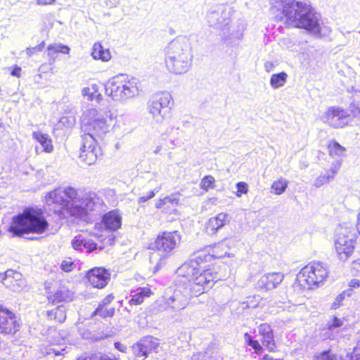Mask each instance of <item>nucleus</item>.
Segmentation results:
<instances>
[{
  "label": "nucleus",
  "instance_id": "20",
  "mask_svg": "<svg viewBox=\"0 0 360 360\" xmlns=\"http://www.w3.org/2000/svg\"><path fill=\"white\" fill-rule=\"evenodd\" d=\"M71 245L72 248L77 251L85 249L87 252H91L97 249V244L89 236L82 234L75 236Z\"/></svg>",
  "mask_w": 360,
  "mask_h": 360
},
{
  "label": "nucleus",
  "instance_id": "60",
  "mask_svg": "<svg viewBox=\"0 0 360 360\" xmlns=\"http://www.w3.org/2000/svg\"><path fill=\"white\" fill-rule=\"evenodd\" d=\"M354 115L356 117H360V108L356 107L354 110Z\"/></svg>",
  "mask_w": 360,
  "mask_h": 360
},
{
  "label": "nucleus",
  "instance_id": "26",
  "mask_svg": "<svg viewBox=\"0 0 360 360\" xmlns=\"http://www.w3.org/2000/svg\"><path fill=\"white\" fill-rule=\"evenodd\" d=\"M91 56L94 59L101 60L104 62L109 61L111 58L110 50L104 49V47L98 42L94 44Z\"/></svg>",
  "mask_w": 360,
  "mask_h": 360
},
{
  "label": "nucleus",
  "instance_id": "57",
  "mask_svg": "<svg viewBox=\"0 0 360 360\" xmlns=\"http://www.w3.org/2000/svg\"><path fill=\"white\" fill-rule=\"evenodd\" d=\"M48 354H54L56 356H58L61 354V351L58 350L56 348H51L49 349V351L47 352Z\"/></svg>",
  "mask_w": 360,
  "mask_h": 360
},
{
  "label": "nucleus",
  "instance_id": "32",
  "mask_svg": "<svg viewBox=\"0 0 360 360\" xmlns=\"http://www.w3.org/2000/svg\"><path fill=\"white\" fill-rule=\"evenodd\" d=\"M288 185V181L286 179L280 178L278 180L274 181L271 184V193L277 195H281L285 191Z\"/></svg>",
  "mask_w": 360,
  "mask_h": 360
},
{
  "label": "nucleus",
  "instance_id": "49",
  "mask_svg": "<svg viewBox=\"0 0 360 360\" xmlns=\"http://www.w3.org/2000/svg\"><path fill=\"white\" fill-rule=\"evenodd\" d=\"M345 292H344L340 293V295H338V297H336L335 302L333 304V307L335 309L338 308L341 304V302L345 299Z\"/></svg>",
  "mask_w": 360,
  "mask_h": 360
},
{
  "label": "nucleus",
  "instance_id": "30",
  "mask_svg": "<svg viewBox=\"0 0 360 360\" xmlns=\"http://www.w3.org/2000/svg\"><path fill=\"white\" fill-rule=\"evenodd\" d=\"M288 75L285 72L273 74L270 79V85L273 89H278L285 85Z\"/></svg>",
  "mask_w": 360,
  "mask_h": 360
},
{
  "label": "nucleus",
  "instance_id": "22",
  "mask_svg": "<svg viewBox=\"0 0 360 360\" xmlns=\"http://www.w3.org/2000/svg\"><path fill=\"white\" fill-rule=\"evenodd\" d=\"M102 222L105 229L116 231L121 226L122 217L117 211L113 210L103 215Z\"/></svg>",
  "mask_w": 360,
  "mask_h": 360
},
{
  "label": "nucleus",
  "instance_id": "5",
  "mask_svg": "<svg viewBox=\"0 0 360 360\" xmlns=\"http://www.w3.org/2000/svg\"><path fill=\"white\" fill-rule=\"evenodd\" d=\"M165 56L166 67L170 72L180 75L188 72L193 58L189 39L179 37L170 41Z\"/></svg>",
  "mask_w": 360,
  "mask_h": 360
},
{
  "label": "nucleus",
  "instance_id": "53",
  "mask_svg": "<svg viewBox=\"0 0 360 360\" xmlns=\"http://www.w3.org/2000/svg\"><path fill=\"white\" fill-rule=\"evenodd\" d=\"M351 288H356L360 286V281L358 279H352L349 283Z\"/></svg>",
  "mask_w": 360,
  "mask_h": 360
},
{
  "label": "nucleus",
  "instance_id": "9",
  "mask_svg": "<svg viewBox=\"0 0 360 360\" xmlns=\"http://www.w3.org/2000/svg\"><path fill=\"white\" fill-rule=\"evenodd\" d=\"M328 270L323 262H311L302 269L297 280L304 288L318 287L328 277Z\"/></svg>",
  "mask_w": 360,
  "mask_h": 360
},
{
  "label": "nucleus",
  "instance_id": "19",
  "mask_svg": "<svg viewBox=\"0 0 360 360\" xmlns=\"http://www.w3.org/2000/svg\"><path fill=\"white\" fill-rule=\"evenodd\" d=\"M284 276L279 272L266 274L261 276L257 283V286L265 291L276 288L283 280Z\"/></svg>",
  "mask_w": 360,
  "mask_h": 360
},
{
  "label": "nucleus",
  "instance_id": "44",
  "mask_svg": "<svg viewBox=\"0 0 360 360\" xmlns=\"http://www.w3.org/2000/svg\"><path fill=\"white\" fill-rule=\"evenodd\" d=\"M341 166V162L339 161H336L333 162L331 165V167L329 170L326 171L329 175L333 176V179H334L335 174L338 172Z\"/></svg>",
  "mask_w": 360,
  "mask_h": 360
},
{
  "label": "nucleus",
  "instance_id": "8",
  "mask_svg": "<svg viewBox=\"0 0 360 360\" xmlns=\"http://www.w3.org/2000/svg\"><path fill=\"white\" fill-rule=\"evenodd\" d=\"M172 108V97L167 92L152 95L146 103V110L155 124H162L170 117Z\"/></svg>",
  "mask_w": 360,
  "mask_h": 360
},
{
  "label": "nucleus",
  "instance_id": "14",
  "mask_svg": "<svg viewBox=\"0 0 360 360\" xmlns=\"http://www.w3.org/2000/svg\"><path fill=\"white\" fill-rule=\"evenodd\" d=\"M321 120L334 128L343 127L349 121V115L345 110L331 107L321 116Z\"/></svg>",
  "mask_w": 360,
  "mask_h": 360
},
{
  "label": "nucleus",
  "instance_id": "56",
  "mask_svg": "<svg viewBox=\"0 0 360 360\" xmlns=\"http://www.w3.org/2000/svg\"><path fill=\"white\" fill-rule=\"evenodd\" d=\"M244 340H245V342H246V344L248 345H250L251 342L253 341L251 335L247 333H245V335H244Z\"/></svg>",
  "mask_w": 360,
  "mask_h": 360
},
{
  "label": "nucleus",
  "instance_id": "28",
  "mask_svg": "<svg viewBox=\"0 0 360 360\" xmlns=\"http://www.w3.org/2000/svg\"><path fill=\"white\" fill-rule=\"evenodd\" d=\"M32 136L40 143L43 151L46 153H51L53 151V146L52 145V140L48 134H43L40 131H34L32 134Z\"/></svg>",
  "mask_w": 360,
  "mask_h": 360
},
{
  "label": "nucleus",
  "instance_id": "42",
  "mask_svg": "<svg viewBox=\"0 0 360 360\" xmlns=\"http://www.w3.org/2000/svg\"><path fill=\"white\" fill-rule=\"evenodd\" d=\"M236 195L240 197L242 194H246L248 192V186L245 182L240 181L236 184Z\"/></svg>",
  "mask_w": 360,
  "mask_h": 360
},
{
  "label": "nucleus",
  "instance_id": "2",
  "mask_svg": "<svg viewBox=\"0 0 360 360\" xmlns=\"http://www.w3.org/2000/svg\"><path fill=\"white\" fill-rule=\"evenodd\" d=\"M281 6L288 26L304 29L316 37L322 36L321 15L310 4L295 0H282Z\"/></svg>",
  "mask_w": 360,
  "mask_h": 360
},
{
  "label": "nucleus",
  "instance_id": "10",
  "mask_svg": "<svg viewBox=\"0 0 360 360\" xmlns=\"http://www.w3.org/2000/svg\"><path fill=\"white\" fill-rule=\"evenodd\" d=\"M355 244V235L346 227L337 230L335 247L341 259L347 258L353 252Z\"/></svg>",
  "mask_w": 360,
  "mask_h": 360
},
{
  "label": "nucleus",
  "instance_id": "6",
  "mask_svg": "<svg viewBox=\"0 0 360 360\" xmlns=\"http://www.w3.org/2000/svg\"><path fill=\"white\" fill-rule=\"evenodd\" d=\"M49 227V223L40 209L26 208L22 214L13 217L9 231L14 236L24 233H42Z\"/></svg>",
  "mask_w": 360,
  "mask_h": 360
},
{
  "label": "nucleus",
  "instance_id": "31",
  "mask_svg": "<svg viewBox=\"0 0 360 360\" xmlns=\"http://www.w3.org/2000/svg\"><path fill=\"white\" fill-rule=\"evenodd\" d=\"M330 156L340 158L344 155L345 148L335 141H330L328 146Z\"/></svg>",
  "mask_w": 360,
  "mask_h": 360
},
{
  "label": "nucleus",
  "instance_id": "51",
  "mask_svg": "<svg viewBox=\"0 0 360 360\" xmlns=\"http://www.w3.org/2000/svg\"><path fill=\"white\" fill-rule=\"evenodd\" d=\"M94 360H117V359H112L105 354H94Z\"/></svg>",
  "mask_w": 360,
  "mask_h": 360
},
{
  "label": "nucleus",
  "instance_id": "64",
  "mask_svg": "<svg viewBox=\"0 0 360 360\" xmlns=\"http://www.w3.org/2000/svg\"><path fill=\"white\" fill-rule=\"evenodd\" d=\"M351 360H360V354H354L351 357Z\"/></svg>",
  "mask_w": 360,
  "mask_h": 360
},
{
  "label": "nucleus",
  "instance_id": "58",
  "mask_svg": "<svg viewBox=\"0 0 360 360\" xmlns=\"http://www.w3.org/2000/svg\"><path fill=\"white\" fill-rule=\"evenodd\" d=\"M20 70V68L16 67L12 70L11 75L13 76L19 77Z\"/></svg>",
  "mask_w": 360,
  "mask_h": 360
},
{
  "label": "nucleus",
  "instance_id": "27",
  "mask_svg": "<svg viewBox=\"0 0 360 360\" xmlns=\"http://www.w3.org/2000/svg\"><path fill=\"white\" fill-rule=\"evenodd\" d=\"M134 293L129 300L131 304L139 305L143 302L146 297H150L151 290L147 287L139 288L136 290L132 291Z\"/></svg>",
  "mask_w": 360,
  "mask_h": 360
},
{
  "label": "nucleus",
  "instance_id": "11",
  "mask_svg": "<svg viewBox=\"0 0 360 360\" xmlns=\"http://www.w3.org/2000/svg\"><path fill=\"white\" fill-rule=\"evenodd\" d=\"M181 238V235L177 231L162 232L152 244V248L169 253L179 246Z\"/></svg>",
  "mask_w": 360,
  "mask_h": 360
},
{
  "label": "nucleus",
  "instance_id": "1",
  "mask_svg": "<svg viewBox=\"0 0 360 360\" xmlns=\"http://www.w3.org/2000/svg\"><path fill=\"white\" fill-rule=\"evenodd\" d=\"M77 191L71 186L59 187L46 193L45 201L48 205H56L59 209L55 212L63 218L73 217L85 220L89 212L99 206V199L94 195L77 198Z\"/></svg>",
  "mask_w": 360,
  "mask_h": 360
},
{
  "label": "nucleus",
  "instance_id": "54",
  "mask_svg": "<svg viewBox=\"0 0 360 360\" xmlns=\"http://www.w3.org/2000/svg\"><path fill=\"white\" fill-rule=\"evenodd\" d=\"M115 347L117 349H118L119 351L122 352H126L127 351V347L120 342H115Z\"/></svg>",
  "mask_w": 360,
  "mask_h": 360
},
{
  "label": "nucleus",
  "instance_id": "47",
  "mask_svg": "<svg viewBox=\"0 0 360 360\" xmlns=\"http://www.w3.org/2000/svg\"><path fill=\"white\" fill-rule=\"evenodd\" d=\"M44 42H41L40 44L32 47V48H27L26 50V53L28 56H32L34 53L41 51L42 49L44 48Z\"/></svg>",
  "mask_w": 360,
  "mask_h": 360
},
{
  "label": "nucleus",
  "instance_id": "24",
  "mask_svg": "<svg viewBox=\"0 0 360 360\" xmlns=\"http://www.w3.org/2000/svg\"><path fill=\"white\" fill-rule=\"evenodd\" d=\"M102 150L101 148H94L81 150L79 158L88 165L94 164L98 158L102 156Z\"/></svg>",
  "mask_w": 360,
  "mask_h": 360
},
{
  "label": "nucleus",
  "instance_id": "52",
  "mask_svg": "<svg viewBox=\"0 0 360 360\" xmlns=\"http://www.w3.org/2000/svg\"><path fill=\"white\" fill-rule=\"evenodd\" d=\"M275 65L271 61H266L264 63V69L266 72H269L274 68Z\"/></svg>",
  "mask_w": 360,
  "mask_h": 360
},
{
  "label": "nucleus",
  "instance_id": "17",
  "mask_svg": "<svg viewBox=\"0 0 360 360\" xmlns=\"http://www.w3.org/2000/svg\"><path fill=\"white\" fill-rule=\"evenodd\" d=\"M86 277L93 287L103 288L108 284L110 274L104 268L96 267L88 272Z\"/></svg>",
  "mask_w": 360,
  "mask_h": 360
},
{
  "label": "nucleus",
  "instance_id": "35",
  "mask_svg": "<svg viewBox=\"0 0 360 360\" xmlns=\"http://www.w3.org/2000/svg\"><path fill=\"white\" fill-rule=\"evenodd\" d=\"M227 249V244L223 241L212 248V256L217 258L223 257L228 253Z\"/></svg>",
  "mask_w": 360,
  "mask_h": 360
},
{
  "label": "nucleus",
  "instance_id": "45",
  "mask_svg": "<svg viewBox=\"0 0 360 360\" xmlns=\"http://www.w3.org/2000/svg\"><path fill=\"white\" fill-rule=\"evenodd\" d=\"M160 191V188H155L153 191H150L148 192V195L146 196H141L138 199L139 203L144 202L151 198H153L156 193H158Z\"/></svg>",
  "mask_w": 360,
  "mask_h": 360
},
{
  "label": "nucleus",
  "instance_id": "21",
  "mask_svg": "<svg viewBox=\"0 0 360 360\" xmlns=\"http://www.w3.org/2000/svg\"><path fill=\"white\" fill-rule=\"evenodd\" d=\"M176 193L159 199L155 204L157 209H160L166 213H171L176 210L179 204V198Z\"/></svg>",
  "mask_w": 360,
  "mask_h": 360
},
{
  "label": "nucleus",
  "instance_id": "50",
  "mask_svg": "<svg viewBox=\"0 0 360 360\" xmlns=\"http://www.w3.org/2000/svg\"><path fill=\"white\" fill-rule=\"evenodd\" d=\"M114 296L112 294H110L102 300V302L99 304L98 306L106 307L107 305L112 302Z\"/></svg>",
  "mask_w": 360,
  "mask_h": 360
},
{
  "label": "nucleus",
  "instance_id": "48",
  "mask_svg": "<svg viewBox=\"0 0 360 360\" xmlns=\"http://www.w3.org/2000/svg\"><path fill=\"white\" fill-rule=\"evenodd\" d=\"M249 346H250L257 354H260L262 351V347L257 340H253Z\"/></svg>",
  "mask_w": 360,
  "mask_h": 360
},
{
  "label": "nucleus",
  "instance_id": "4",
  "mask_svg": "<svg viewBox=\"0 0 360 360\" xmlns=\"http://www.w3.org/2000/svg\"><path fill=\"white\" fill-rule=\"evenodd\" d=\"M176 274V282L187 287L191 296L195 297L210 288L217 278L216 274L212 269H202L195 259L184 263L177 269Z\"/></svg>",
  "mask_w": 360,
  "mask_h": 360
},
{
  "label": "nucleus",
  "instance_id": "59",
  "mask_svg": "<svg viewBox=\"0 0 360 360\" xmlns=\"http://www.w3.org/2000/svg\"><path fill=\"white\" fill-rule=\"evenodd\" d=\"M258 302H259V301H257L255 303H253V304H250L249 302H243V304H245V307H244V308H245V307L254 308V307H256L257 306Z\"/></svg>",
  "mask_w": 360,
  "mask_h": 360
},
{
  "label": "nucleus",
  "instance_id": "37",
  "mask_svg": "<svg viewBox=\"0 0 360 360\" xmlns=\"http://www.w3.org/2000/svg\"><path fill=\"white\" fill-rule=\"evenodd\" d=\"M214 178L211 175H207L201 180L200 186L202 190L207 191L211 188H214Z\"/></svg>",
  "mask_w": 360,
  "mask_h": 360
},
{
  "label": "nucleus",
  "instance_id": "36",
  "mask_svg": "<svg viewBox=\"0 0 360 360\" xmlns=\"http://www.w3.org/2000/svg\"><path fill=\"white\" fill-rule=\"evenodd\" d=\"M333 180V176L329 175V174L326 172L325 174H320L317 176L314 181V186L316 188H320L322 186L329 183L330 181Z\"/></svg>",
  "mask_w": 360,
  "mask_h": 360
},
{
  "label": "nucleus",
  "instance_id": "40",
  "mask_svg": "<svg viewBox=\"0 0 360 360\" xmlns=\"http://www.w3.org/2000/svg\"><path fill=\"white\" fill-rule=\"evenodd\" d=\"M343 325V321L340 319L334 316L332 321L327 323V330L330 332L333 331L335 328H340Z\"/></svg>",
  "mask_w": 360,
  "mask_h": 360
},
{
  "label": "nucleus",
  "instance_id": "7",
  "mask_svg": "<svg viewBox=\"0 0 360 360\" xmlns=\"http://www.w3.org/2000/svg\"><path fill=\"white\" fill-rule=\"evenodd\" d=\"M141 91L139 81L134 77L119 75L111 78L105 86L106 94L115 101L126 102L137 97Z\"/></svg>",
  "mask_w": 360,
  "mask_h": 360
},
{
  "label": "nucleus",
  "instance_id": "55",
  "mask_svg": "<svg viewBox=\"0 0 360 360\" xmlns=\"http://www.w3.org/2000/svg\"><path fill=\"white\" fill-rule=\"evenodd\" d=\"M56 0H37L39 5H49L54 3Z\"/></svg>",
  "mask_w": 360,
  "mask_h": 360
},
{
  "label": "nucleus",
  "instance_id": "63",
  "mask_svg": "<svg viewBox=\"0 0 360 360\" xmlns=\"http://www.w3.org/2000/svg\"><path fill=\"white\" fill-rule=\"evenodd\" d=\"M77 360H94V355H93L91 357H87V356H81L79 358L77 359Z\"/></svg>",
  "mask_w": 360,
  "mask_h": 360
},
{
  "label": "nucleus",
  "instance_id": "41",
  "mask_svg": "<svg viewBox=\"0 0 360 360\" xmlns=\"http://www.w3.org/2000/svg\"><path fill=\"white\" fill-rule=\"evenodd\" d=\"M259 334L262 337V338L269 334L273 333L271 327L270 325L267 323H262L258 327Z\"/></svg>",
  "mask_w": 360,
  "mask_h": 360
},
{
  "label": "nucleus",
  "instance_id": "33",
  "mask_svg": "<svg viewBox=\"0 0 360 360\" xmlns=\"http://www.w3.org/2000/svg\"><path fill=\"white\" fill-rule=\"evenodd\" d=\"M47 315L50 319H55L60 323L63 322L66 319L65 309L63 306H59L56 309L48 311Z\"/></svg>",
  "mask_w": 360,
  "mask_h": 360
},
{
  "label": "nucleus",
  "instance_id": "34",
  "mask_svg": "<svg viewBox=\"0 0 360 360\" xmlns=\"http://www.w3.org/2000/svg\"><path fill=\"white\" fill-rule=\"evenodd\" d=\"M70 52V48L68 46L62 44H51L48 46V55L50 57H54L57 53L68 54Z\"/></svg>",
  "mask_w": 360,
  "mask_h": 360
},
{
  "label": "nucleus",
  "instance_id": "16",
  "mask_svg": "<svg viewBox=\"0 0 360 360\" xmlns=\"http://www.w3.org/2000/svg\"><path fill=\"white\" fill-rule=\"evenodd\" d=\"M18 328L13 313L0 306V333H15Z\"/></svg>",
  "mask_w": 360,
  "mask_h": 360
},
{
  "label": "nucleus",
  "instance_id": "12",
  "mask_svg": "<svg viewBox=\"0 0 360 360\" xmlns=\"http://www.w3.org/2000/svg\"><path fill=\"white\" fill-rule=\"evenodd\" d=\"M172 295L165 298V309H171L173 311H179L186 307L189 302L191 292L185 285H179Z\"/></svg>",
  "mask_w": 360,
  "mask_h": 360
},
{
  "label": "nucleus",
  "instance_id": "23",
  "mask_svg": "<svg viewBox=\"0 0 360 360\" xmlns=\"http://www.w3.org/2000/svg\"><path fill=\"white\" fill-rule=\"evenodd\" d=\"M228 214L219 213L216 217L209 219L206 225V231L209 234H214L223 227L228 221Z\"/></svg>",
  "mask_w": 360,
  "mask_h": 360
},
{
  "label": "nucleus",
  "instance_id": "39",
  "mask_svg": "<svg viewBox=\"0 0 360 360\" xmlns=\"http://www.w3.org/2000/svg\"><path fill=\"white\" fill-rule=\"evenodd\" d=\"M262 344L269 352L275 350L276 344L273 333L262 338Z\"/></svg>",
  "mask_w": 360,
  "mask_h": 360
},
{
  "label": "nucleus",
  "instance_id": "15",
  "mask_svg": "<svg viewBox=\"0 0 360 360\" xmlns=\"http://www.w3.org/2000/svg\"><path fill=\"white\" fill-rule=\"evenodd\" d=\"M207 21L210 27L219 30H224L230 22L228 13L221 6L210 11L207 15Z\"/></svg>",
  "mask_w": 360,
  "mask_h": 360
},
{
  "label": "nucleus",
  "instance_id": "46",
  "mask_svg": "<svg viewBox=\"0 0 360 360\" xmlns=\"http://www.w3.org/2000/svg\"><path fill=\"white\" fill-rule=\"evenodd\" d=\"M73 266H75V264L70 260H65L61 263L60 265L61 269L65 272L71 271L73 269Z\"/></svg>",
  "mask_w": 360,
  "mask_h": 360
},
{
  "label": "nucleus",
  "instance_id": "61",
  "mask_svg": "<svg viewBox=\"0 0 360 360\" xmlns=\"http://www.w3.org/2000/svg\"><path fill=\"white\" fill-rule=\"evenodd\" d=\"M262 360H281L279 359H274L271 356L266 354L263 356Z\"/></svg>",
  "mask_w": 360,
  "mask_h": 360
},
{
  "label": "nucleus",
  "instance_id": "3",
  "mask_svg": "<svg viewBox=\"0 0 360 360\" xmlns=\"http://www.w3.org/2000/svg\"><path fill=\"white\" fill-rule=\"evenodd\" d=\"M113 114L111 111L98 110L89 108L84 111L81 117L82 136L80 150L100 148L96 144V136L102 137L108 133L113 124Z\"/></svg>",
  "mask_w": 360,
  "mask_h": 360
},
{
  "label": "nucleus",
  "instance_id": "18",
  "mask_svg": "<svg viewBox=\"0 0 360 360\" xmlns=\"http://www.w3.org/2000/svg\"><path fill=\"white\" fill-rule=\"evenodd\" d=\"M4 285L13 292H20L26 285V281L22 275L18 271L9 269L5 272L2 279Z\"/></svg>",
  "mask_w": 360,
  "mask_h": 360
},
{
  "label": "nucleus",
  "instance_id": "25",
  "mask_svg": "<svg viewBox=\"0 0 360 360\" xmlns=\"http://www.w3.org/2000/svg\"><path fill=\"white\" fill-rule=\"evenodd\" d=\"M52 302H69L73 298V292L67 287L61 286L55 292L48 297Z\"/></svg>",
  "mask_w": 360,
  "mask_h": 360
},
{
  "label": "nucleus",
  "instance_id": "38",
  "mask_svg": "<svg viewBox=\"0 0 360 360\" xmlns=\"http://www.w3.org/2000/svg\"><path fill=\"white\" fill-rule=\"evenodd\" d=\"M115 314L114 308H105V307L98 306L96 309L94 311V315H99L103 318L111 317Z\"/></svg>",
  "mask_w": 360,
  "mask_h": 360
},
{
  "label": "nucleus",
  "instance_id": "43",
  "mask_svg": "<svg viewBox=\"0 0 360 360\" xmlns=\"http://www.w3.org/2000/svg\"><path fill=\"white\" fill-rule=\"evenodd\" d=\"M316 360H336L335 356L330 351H325L316 356Z\"/></svg>",
  "mask_w": 360,
  "mask_h": 360
},
{
  "label": "nucleus",
  "instance_id": "62",
  "mask_svg": "<svg viewBox=\"0 0 360 360\" xmlns=\"http://www.w3.org/2000/svg\"><path fill=\"white\" fill-rule=\"evenodd\" d=\"M356 229L359 231L360 234V212L358 214V219H357V223H356Z\"/></svg>",
  "mask_w": 360,
  "mask_h": 360
},
{
  "label": "nucleus",
  "instance_id": "13",
  "mask_svg": "<svg viewBox=\"0 0 360 360\" xmlns=\"http://www.w3.org/2000/svg\"><path fill=\"white\" fill-rule=\"evenodd\" d=\"M160 341L153 336H146L132 346V352L135 360H144L152 352H157L160 347Z\"/></svg>",
  "mask_w": 360,
  "mask_h": 360
},
{
  "label": "nucleus",
  "instance_id": "29",
  "mask_svg": "<svg viewBox=\"0 0 360 360\" xmlns=\"http://www.w3.org/2000/svg\"><path fill=\"white\" fill-rule=\"evenodd\" d=\"M183 133L184 131L179 127L175 126H170L165 131V134L175 146L182 143L181 138L183 136Z\"/></svg>",
  "mask_w": 360,
  "mask_h": 360
}]
</instances>
